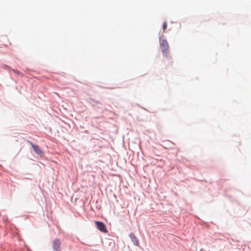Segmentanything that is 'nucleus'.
<instances>
[{
	"instance_id": "6",
	"label": "nucleus",
	"mask_w": 251,
	"mask_h": 251,
	"mask_svg": "<svg viewBox=\"0 0 251 251\" xmlns=\"http://www.w3.org/2000/svg\"><path fill=\"white\" fill-rule=\"evenodd\" d=\"M167 23L166 22H164L163 23V32H165L166 29L167 28Z\"/></svg>"
},
{
	"instance_id": "3",
	"label": "nucleus",
	"mask_w": 251,
	"mask_h": 251,
	"mask_svg": "<svg viewBox=\"0 0 251 251\" xmlns=\"http://www.w3.org/2000/svg\"><path fill=\"white\" fill-rule=\"evenodd\" d=\"M61 242L60 239H56L52 241L53 251H61Z\"/></svg>"
},
{
	"instance_id": "2",
	"label": "nucleus",
	"mask_w": 251,
	"mask_h": 251,
	"mask_svg": "<svg viewBox=\"0 0 251 251\" xmlns=\"http://www.w3.org/2000/svg\"><path fill=\"white\" fill-rule=\"evenodd\" d=\"M95 223L97 226V228L100 231L103 233L107 232L108 231L106 229V226L103 223L99 221H96Z\"/></svg>"
},
{
	"instance_id": "4",
	"label": "nucleus",
	"mask_w": 251,
	"mask_h": 251,
	"mask_svg": "<svg viewBox=\"0 0 251 251\" xmlns=\"http://www.w3.org/2000/svg\"><path fill=\"white\" fill-rule=\"evenodd\" d=\"M27 142L31 145V146L32 147V149H33L34 151L36 153L41 156L43 155V152L38 145L34 144L29 141H28Z\"/></svg>"
},
{
	"instance_id": "5",
	"label": "nucleus",
	"mask_w": 251,
	"mask_h": 251,
	"mask_svg": "<svg viewBox=\"0 0 251 251\" xmlns=\"http://www.w3.org/2000/svg\"><path fill=\"white\" fill-rule=\"evenodd\" d=\"M129 237H130L132 242L133 243V244L135 245H136V246L139 245L138 241V240L137 239V238L136 237V236H135V235L133 233H130L129 234Z\"/></svg>"
},
{
	"instance_id": "7",
	"label": "nucleus",
	"mask_w": 251,
	"mask_h": 251,
	"mask_svg": "<svg viewBox=\"0 0 251 251\" xmlns=\"http://www.w3.org/2000/svg\"><path fill=\"white\" fill-rule=\"evenodd\" d=\"M13 71L15 73L17 74L18 75H22V73L18 70H13Z\"/></svg>"
},
{
	"instance_id": "1",
	"label": "nucleus",
	"mask_w": 251,
	"mask_h": 251,
	"mask_svg": "<svg viewBox=\"0 0 251 251\" xmlns=\"http://www.w3.org/2000/svg\"><path fill=\"white\" fill-rule=\"evenodd\" d=\"M159 43L163 55L167 57L169 53V46L167 40L160 38Z\"/></svg>"
}]
</instances>
